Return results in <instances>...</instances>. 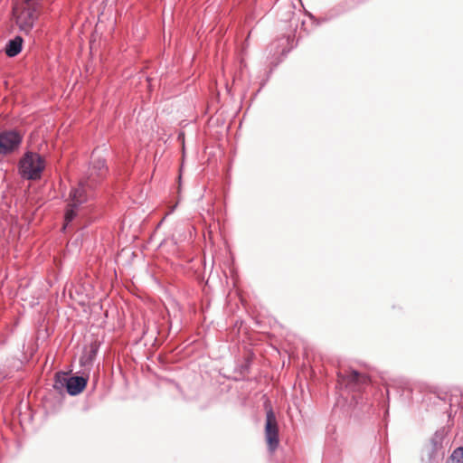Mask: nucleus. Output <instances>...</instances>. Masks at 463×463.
<instances>
[{
    "label": "nucleus",
    "instance_id": "f257e3e1",
    "mask_svg": "<svg viewBox=\"0 0 463 463\" xmlns=\"http://www.w3.org/2000/svg\"><path fill=\"white\" fill-rule=\"evenodd\" d=\"M107 173L105 160L102 158L94 159L89 168L87 176L81 179L78 187L73 188L70 193V203L65 213V229L76 216L78 207L86 203L90 197V191L101 180Z\"/></svg>",
    "mask_w": 463,
    "mask_h": 463
},
{
    "label": "nucleus",
    "instance_id": "f03ea898",
    "mask_svg": "<svg viewBox=\"0 0 463 463\" xmlns=\"http://www.w3.org/2000/svg\"><path fill=\"white\" fill-rule=\"evenodd\" d=\"M45 168L43 157L34 152H26L20 159L18 171L19 175L27 180H38Z\"/></svg>",
    "mask_w": 463,
    "mask_h": 463
},
{
    "label": "nucleus",
    "instance_id": "7ed1b4c3",
    "mask_svg": "<svg viewBox=\"0 0 463 463\" xmlns=\"http://www.w3.org/2000/svg\"><path fill=\"white\" fill-rule=\"evenodd\" d=\"M42 0H23V9L16 14V24L21 32L28 33L33 27L38 16V9Z\"/></svg>",
    "mask_w": 463,
    "mask_h": 463
},
{
    "label": "nucleus",
    "instance_id": "20e7f679",
    "mask_svg": "<svg viewBox=\"0 0 463 463\" xmlns=\"http://www.w3.org/2000/svg\"><path fill=\"white\" fill-rule=\"evenodd\" d=\"M444 435L441 431H436L430 442L424 446L421 451L422 463H441L445 450L443 448Z\"/></svg>",
    "mask_w": 463,
    "mask_h": 463
},
{
    "label": "nucleus",
    "instance_id": "39448f33",
    "mask_svg": "<svg viewBox=\"0 0 463 463\" xmlns=\"http://www.w3.org/2000/svg\"><path fill=\"white\" fill-rule=\"evenodd\" d=\"M265 437L269 450L274 451L278 448L279 440L277 419L271 409L266 413Z\"/></svg>",
    "mask_w": 463,
    "mask_h": 463
},
{
    "label": "nucleus",
    "instance_id": "423d86ee",
    "mask_svg": "<svg viewBox=\"0 0 463 463\" xmlns=\"http://www.w3.org/2000/svg\"><path fill=\"white\" fill-rule=\"evenodd\" d=\"M22 141L21 136L15 131L0 134V155H6L18 147Z\"/></svg>",
    "mask_w": 463,
    "mask_h": 463
},
{
    "label": "nucleus",
    "instance_id": "0eeeda50",
    "mask_svg": "<svg viewBox=\"0 0 463 463\" xmlns=\"http://www.w3.org/2000/svg\"><path fill=\"white\" fill-rule=\"evenodd\" d=\"M61 377L66 382V389L71 395L80 393L87 384V379L82 376L68 377L67 375H61Z\"/></svg>",
    "mask_w": 463,
    "mask_h": 463
},
{
    "label": "nucleus",
    "instance_id": "6e6552de",
    "mask_svg": "<svg viewBox=\"0 0 463 463\" xmlns=\"http://www.w3.org/2000/svg\"><path fill=\"white\" fill-rule=\"evenodd\" d=\"M23 38L16 36L10 40L5 47V53L8 57H14L22 51Z\"/></svg>",
    "mask_w": 463,
    "mask_h": 463
},
{
    "label": "nucleus",
    "instance_id": "1a4fd4ad",
    "mask_svg": "<svg viewBox=\"0 0 463 463\" xmlns=\"http://www.w3.org/2000/svg\"><path fill=\"white\" fill-rule=\"evenodd\" d=\"M348 381L350 383L365 384L369 382V378L367 375L361 374L357 371H352L347 375Z\"/></svg>",
    "mask_w": 463,
    "mask_h": 463
},
{
    "label": "nucleus",
    "instance_id": "9d476101",
    "mask_svg": "<svg viewBox=\"0 0 463 463\" xmlns=\"http://www.w3.org/2000/svg\"><path fill=\"white\" fill-rule=\"evenodd\" d=\"M448 463H463V447H459L453 451Z\"/></svg>",
    "mask_w": 463,
    "mask_h": 463
},
{
    "label": "nucleus",
    "instance_id": "9b49d317",
    "mask_svg": "<svg viewBox=\"0 0 463 463\" xmlns=\"http://www.w3.org/2000/svg\"><path fill=\"white\" fill-rule=\"evenodd\" d=\"M61 375H67V374L64 373H58L55 376L54 388H56V389H61L63 386L66 387V382L64 380H62V378L61 377Z\"/></svg>",
    "mask_w": 463,
    "mask_h": 463
},
{
    "label": "nucleus",
    "instance_id": "f8f14e48",
    "mask_svg": "<svg viewBox=\"0 0 463 463\" xmlns=\"http://www.w3.org/2000/svg\"><path fill=\"white\" fill-rule=\"evenodd\" d=\"M96 353H97V351L95 349H91L90 351V354H88V356L84 355L83 357L80 358V363L82 364H85L87 363H91L92 359L96 355Z\"/></svg>",
    "mask_w": 463,
    "mask_h": 463
}]
</instances>
